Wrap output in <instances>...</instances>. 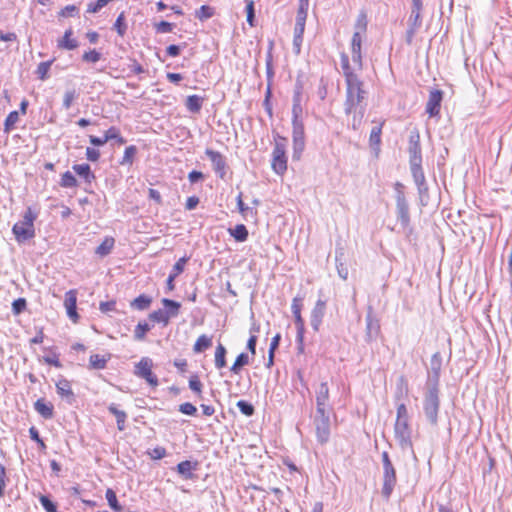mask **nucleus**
<instances>
[{"label": "nucleus", "instance_id": "7c9ffc66", "mask_svg": "<svg viewBox=\"0 0 512 512\" xmlns=\"http://www.w3.org/2000/svg\"><path fill=\"white\" fill-rule=\"evenodd\" d=\"M115 240L113 237H106L103 242L96 248L95 253L100 257L109 255L114 247Z\"/></svg>", "mask_w": 512, "mask_h": 512}, {"label": "nucleus", "instance_id": "9d476101", "mask_svg": "<svg viewBox=\"0 0 512 512\" xmlns=\"http://www.w3.org/2000/svg\"><path fill=\"white\" fill-rule=\"evenodd\" d=\"M205 155L209 158L212 163V168L215 174L220 179H225L228 169L226 157L219 151H215L211 148L205 150Z\"/></svg>", "mask_w": 512, "mask_h": 512}, {"label": "nucleus", "instance_id": "39448f33", "mask_svg": "<svg viewBox=\"0 0 512 512\" xmlns=\"http://www.w3.org/2000/svg\"><path fill=\"white\" fill-rule=\"evenodd\" d=\"M330 410H316L312 416L317 441L324 445L330 439Z\"/></svg>", "mask_w": 512, "mask_h": 512}, {"label": "nucleus", "instance_id": "6e6552de", "mask_svg": "<svg viewBox=\"0 0 512 512\" xmlns=\"http://www.w3.org/2000/svg\"><path fill=\"white\" fill-rule=\"evenodd\" d=\"M395 438L402 449L412 447V429L409 420L396 419L394 425Z\"/></svg>", "mask_w": 512, "mask_h": 512}, {"label": "nucleus", "instance_id": "ea45409f", "mask_svg": "<svg viewBox=\"0 0 512 512\" xmlns=\"http://www.w3.org/2000/svg\"><path fill=\"white\" fill-rule=\"evenodd\" d=\"M105 498L108 502L109 507L115 511L120 512L122 510V506L119 504L117 495L115 491L111 488H108L105 493Z\"/></svg>", "mask_w": 512, "mask_h": 512}, {"label": "nucleus", "instance_id": "e2e57ef3", "mask_svg": "<svg viewBox=\"0 0 512 512\" xmlns=\"http://www.w3.org/2000/svg\"><path fill=\"white\" fill-rule=\"evenodd\" d=\"M101 59V53L97 50H89L82 55V60L88 63H96Z\"/></svg>", "mask_w": 512, "mask_h": 512}, {"label": "nucleus", "instance_id": "09e8293b", "mask_svg": "<svg viewBox=\"0 0 512 512\" xmlns=\"http://www.w3.org/2000/svg\"><path fill=\"white\" fill-rule=\"evenodd\" d=\"M39 502L46 512H58L57 504L48 495H40Z\"/></svg>", "mask_w": 512, "mask_h": 512}, {"label": "nucleus", "instance_id": "680f3d73", "mask_svg": "<svg viewBox=\"0 0 512 512\" xmlns=\"http://www.w3.org/2000/svg\"><path fill=\"white\" fill-rule=\"evenodd\" d=\"M305 148V140H293V155L294 160H299Z\"/></svg>", "mask_w": 512, "mask_h": 512}, {"label": "nucleus", "instance_id": "8fccbe9b", "mask_svg": "<svg viewBox=\"0 0 512 512\" xmlns=\"http://www.w3.org/2000/svg\"><path fill=\"white\" fill-rule=\"evenodd\" d=\"M149 319L156 323H162L164 326L169 323V318L163 309H158L150 313Z\"/></svg>", "mask_w": 512, "mask_h": 512}, {"label": "nucleus", "instance_id": "a878e982", "mask_svg": "<svg viewBox=\"0 0 512 512\" xmlns=\"http://www.w3.org/2000/svg\"><path fill=\"white\" fill-rule=\"evenodd\" d=\"M344 254H345L344 249L342 247L336 248L335 261H336L337 273L340 278H342L343 280H346L348 277V268L342 262V258L344 257Z\"/></svg>", "mask_w": 512, "mask_h": 512}, {"label": "nucleus", "instance_id": "338daca9", "mask_svg": "<svg viewBox=\"0 0 512 512\" xmlns=\"http://www.w3.org/2000/svg\"><path fill=\"white\" fill-rule=\"evenodd\" d=\"M179 412L189 416H195L197 408L190 402H185L179 405Z\"/></svg>", "mask_w": 512, "mask_h": 512}, {"label": "nucleus", "instance_id": "49530a36", "mask_svg": "<svg viewBox=\"0 0 512 512\" xmlns=\"http://www.w3.org/2000/svg\"><path fill=\"white\" fill-rule=\"evenodd\" d=\"M151 327L146 322H139L134 330V339L137 341H141L145 338L146 333L150 331Z\"/></svg>", "mask_w": 512, "mask_h": 512}, {"label": "nucleus", "instance_id": "2eb2a0df", "mask_svg": "<svg viewBox=\"0 0 512 512\" xmlns=\"http://www.w3.org/2000/svg\"><path fill=\"white\" fill-rule=\"evenodd\" d=\"M442 100L443 92L441 90L435 89L430 91L426 104V113H428L430 117H436L439 115Z\"/></svg>", "mask_w": 512, "mask_h": 512}, {"label": "nucleus", "instance_id": "bf43d9fd", "mask_svg": "<svg viewBox=\"0 0 512 512\" xmlns=\"http://www.w3.org/2000/svg\"><path fill=\"white\" fill-rule=\"evenodd\" d=\"M175 24L170 23L168 21H160L154 25V28L157 33L165 34L170 33L174 29Z\"/></svg>", "mask_w": 512, "mask_h": 512}, {"label": "nucleus", "instance_id": "f3484780", "mask_svg": "<svg viewBox=\"0 0 512 512\" xmlns=\"http://www.w3.org/2000/svg\"><path fill=\"white\" fill-rule=\"evenodd\" d=\"M64 306L66 308L67 316L73 321L77 322L79 315L77 313V292L76 290H69L65 294Z\"/></svg>", "mask_w": 512, "mask_h": 512}, {"label": "nucleus", "instance_id": "c03bdc74", "mask_svg": "<svg viewBox=\"0 0 512 512\" xmlns=\"http://www.w3.org/2000/svg\"><path fill=\"white\" fill-rule=\"evenodd\" d=\"M214 15V8L209 5H202L198 10L195 12L196 18H198L200 21H205L207 19H210Z\"/></svg>", "mask_w": 512, "mask_h": 512}, {"label": "nucleus", "instance_id": "de8ad7c7", "mask_svg": "<svg viewBox=\"0 0 512 512\" xmlns=\"http://www.w3.org/2000/svg\"><path fill=\"white\" fill-rule=\"evenodd\" d=\"M114 29L116 30V32L118 33L119 36L123 37L125 34H126V31H127V24H126V19H125V13L124 12H121L115 23H114Z\"/></svg>", "mask_w": 512, "mask_h": 512}, {"label": "nucleus", "instance_id": "4be33fe9", "mask_svg": "<svg viewBox=\"0 0 512 512\" xmlns=\"http://www.w3.org/2000/svg\"><path fill=\"white\" fill-rule=\"evenodd\" d=\"M34 409L44 419H51L54 416V406L44 398H40L34 403Z\"/></svg>", "mask_w": 512, "mask_h": 512}, {"label": "nucleus", "instance_id": "bb28decb", "mask_svg": "<svg viewBox=\"0 0 512 512\" xmlns=\"http://www.w3.org/2000/svg\"><path fill=\"white\" fill-rule=\"evenodd\" d=\"M161 302H162L163 306L165 307L164 311H165V314H167L169 319L178 316V314L180 312V308H181L180 302H177L175 300L168 299V298H163L161 300Z\"/></svg>", "mask_w": 512, "mask_h": 512}, {"label": "nucleus", "instance_id": "f03ea898", "mask_svg": "<svg viewBox=\"0 0 512 512\" xmlns=\"http://www.w3.org/2000/svg\"><path fill=\"white\" fill-rule=\"evenodd\" d=\"M36 218L37 214L32 211L31 207H28L23 219L13 225L12 232L18 243H24L35 236L34 221Z\"/></svg>", "mask_w": 512, "mask_h": 512}, {"label": "nucleus", "instance_id": "7ed1b4c3", "mask_svg": "<svg viewBox=\"0 0 512 512\" xmlns=\"http://www.w3.org/2000/svg\"><path fill=\"white\" fill-rule=\"evenodd\" d=\"M439 394V388L425 386L423 398V411L427 421L432 426H437L438 424V413L440 409Z\"/></svg>", "mask_w": 512, "mask_h": 512}, {"label": "nucleus", "instance_id": "e433bc0d", "mask_svg": "<svg viewBox=\"0 0 512 512\" xmlns=\"http://www.w3.org/2000/svg\"><path fill=\"white\" fill-rule=\"evenodd\" d=\"M226 354V348L221 343H219L215 351V367L217 369H222L226 366Z\"/></svg>", "mask_w": 512, "mask_h": 512}, {"label": "nucleus", "instance_id": "c85d7f7f", "mask_svg": "<svg viewBox=\"0 0 512 512\" xmlns=\"http://www.w3.org/2000/svg\"><path fill=\"white\" fill-rule=\"evenodd\" d=\"M203 100L204 98L198 95H189L186 98L185 107L191 113H199L202 108Z\"/></svg>", "mask_w": 512, "mask_h": 512}, {"label": "nucleus", "instance_id": "6e6d98bb", "mask_svg": "<svg viewBox=\"0 0 512 512\" xmlns=\"http://www.w3.org/2000/svg\"><path fill=\"white\" fill-rule=\"evenodd\" d=\"M362 47V36L359 31H355L351 40V54H356L361 52Z\"/></svg>", "mask_w": 512, "mask_h": 512}, {"label": "nucleus", "instance_id": "cd10ccee", "mask_svg": "<svg viewBox=\"0 0 512 512\" xmlns=\"http://www.w3.org/2000/svg\"><path fill=\"white\" fill-rule=\"evenodd\" d=\"M340 61H341V68L343 70V75L345 77V82L359 79V77L353 72V70L350 66V63H349V57L346 53H341Z\"/></svg>", "mask_w": 512, "mask_h": 512}, {"label": "nucleus", "instance_id": "774afa93", "mask_svg": "<svg viewBox=\"0 0 512 512\" xmlns=\"http://www.w3.org/2000/svg\"><path fill=\"white\" fill-rule=\"evenodd\" d=\"M166 454H167L166 449L161 446H157L154 449H152L151 451H148V455L153 460H160V459L164 458L166 456Z\"/></svg>", "mask_w": 512, "mask_h": 512}, {"label": "nucleus", "instance_id": "0e129e2a", "mask_svg": "<svg viewBox=\"0 0 512 512\" xmlns=\"http://www.w3.org/2000/svg\"><path fill=\"white\" fill-rule=\"evenodd\" d=\"M308 8H309V5L299 4L297 16H296L297 24L305 25L306 19H307V14H308Z\"/></svg>", "mask_w": 512, "mask_h": 512}, {"label": "nucleus", "instance_id": "c756f323", "mask_svg": "<svg viewBox=\"0 0 512 512\" xmlns=\"http://www.w3.org/2000/svg\"><path fill=\"white\" fill-rule=\"evenodd\" d=\"M151 303H152V298L150 296L141 294L130 303V306L133 309L143 311V310L148 309L150 307Z\"/></svg>", "mask_w": 512, "mask_h": 512}, {"label": "nucleus", "instance_id": "4d7b16f0", "mask_svg": "<svg viewBox=\"0 0 512 512\" xmlns=\"http://www.w3.org/2000/svg\"><path fill=\"white\" fill-rule=\"evenodd\" d=\"M203 384L200 381L198 375H192L189 379V388L198 396L202 393Z\"/></svg>", "mask_w": 512, "mask_h": 512}, {"label": "nucleus", "instance_id": "4c0bfd02", "mask_svg": "<svg viewBox=\"0 0 512 512\" xmlns=\"http://www.w3.org/2000/svg\"><path fill=\"white\" fill-rule=\"evenodd\" d=\"M249 364V356L247 353H240L237 357L233 365L230 367V371L234 374H238L241 369Z\"/></svg>", "mask_w": 512, "mask_h": 512}, {"label": "nucleus", "instance_id": "a211bd4d", "mask_svg": "<svg viewBox=\"0 0 512 512\" xmlns=\"http://www.w3.org/2000/svg\"><path fill=\"white\" fill-rule=\"evenodd\" d=\"M396 213L397 220L401 223L402 227H408L410 223V214L409 205L405 197L399 196L398 200H396Z\"/></svg>", "mask_w": 512, "mask_h": 512}, {"label": "nucleus", "instance_id": "4468645a", "mask_svg": "<svg viewBox=\"0 0 512 512\" xmlns=\"http://www.w3.org/2000/svg\"><path fill=\"white\" fill-rule=\"evenodd\" d=\"M326 313V301L318 299L310 315V324L315 332H318Z\"/></svg>", "mask_w": 512, "mask_h": 512}, {"label": "nucleus", "instance_id": "864d4df0", "mask_svg": "<svg viewBox=\"0 0 512 512\" xmlns=\"http://www.w3.org/2000/svg\"><path fill=\"white\" fill-rule=\"evenodd\" d=\"M236 406L238 407L240 412L247 417H251L255 413L254 406L246 400H239L236 403Z\"/></svg>", "mask_w": 512, "mask_h": 512}, {"label": "nucleus", "instance_id": "58836bf2", "mask_svg": "<svg viewBox=\"0 0 512 512\" xmlns=\"http://www.w3.org/2000/svg\"><path fill=\"white\" fill-rule=\"evenodd\" d=\"M273 46H274V42L270 41L269 42V46H268L267 55H266V60H265V62H266L265 63L266 64V75H267V79L269 81L274 77L273 55H272Z\"/></svg>", "mask_w": 512, "mask_h": 512}, {"label": "nucleus", "instance_id": "0eeeda50", "mask_svg": "<svg viewBox=\"0 0 512 512\" xmlns=\"http://www.w3.org/2000/svg\"><path fill=\"white\" fill-rule=\"evenodd\" d=\"M153 361L149 357H142L135 365L134 374L144 379L149 385L156 387L159 384L157 376L152 372Z\"/></svg>", "mask_w": 512, "mask_h": 512}, {"label": "nucleus", "instance_id": "ddd939ff", "mask_svg": "<svg viewBox=\"0 0 512 512\" xmlns=\"http://www.w3.org/2000/svg\"><path fill=\"white\" fill-rule=\"evenodd\" d=\"M366 333H365V341L367 343H371L374 341L380 333V323L378 318L375 316L373 312L372 306H369L366 314Z\"/></svg>", "mask_w": 512, "mask_h": 512}, {"label": "nucleus", "instance_id": "a19ab883", "mask_svg": "<svg viewBox=\"0 0 512 512\" xmlns=\"http://www.w3.org/2000/svg\"><path fill=\"white\" fill-rule=\"evenodd\" d=\"M79 93L75 88L67 89L63 96L62 106L65 110H69L73 104V102L78 99Z\"/></svg>", "mask_w": 512, "mask_h": 512}, {"label": "nucleus", "instance_id": "1a4fd4ad", "mask_svg": "<svg viewBox=\"0 0 512 512\" xmlns=\"http://www.w3.org/2000/svg\"><path fill=\"white\" fill-rule=\"evenodd\" d=\"M423 6H411V13L408 18V28L406 30L405 41L408 45H411L416 32L422 26V13Z\"/></svg>", "mask_w": 512, "mask_h": 512}, {"label": "nucleus", "instance_id": "f704fd0d", "mask_svg": "<svg viewBox=\"0 0 512 512\" xmlns=\"http://www.w3.org/2000/svg\"><path fill=\"white\" fill-rule=\"evenodd\" d=\"M54 61H55V58L48 60V61L40 62L38 64L37 69L35 71V74L37 75L38 79L44 81L49 78L48 73H49V70H50L52 64L54 63Z\"/></svg>", "mask_w": 512, "mask_h": 512}, {"label": "nucleus", "instance_id": "9b49d317", "mask_svg": "<svg viewBox=\"0 0 512 512\" xmlns=\"http://www.w3.org/2000/svg\"><path fill=\"white\" fill-rule=\"evenodd\" d=\"M441 367L442 357L440 352H436L432 355L430 360V369L425 383L426 387L439 388Z\"/></svg>", "mask_w": 512, "mask_h": 512}, {"label": "nucleus", "instance_id": "423d86ee", "mask_svg": "<svg viewBox=\"0 0 512 512\" xmlns=\"http://www.w3.org/2000/svg\"><path fill=\"white\" fill-rule=\"evenodd\" d=\"M382 464H383V487L381 494L385 499H389L394 487L397 483L396 470L390 460L387 451L382 452Z\"/></svg>", "mask_w": 512, "mask_h": 512}, {"label": "nucleus", "instance_id": "aec40b11", "mask_svg": "<svg viewBox=\"0 0 512 512\" xmlns=\"http://www.w3.org/2000/svg\"><path fill=\"white\" fill-rule=\"evenodd\" d=\"M56 390L60 397L67 400L68 403H72L75 400V394L72 391L70 382L61 378L56 383Z\"/></svg>", "mask_w": 512, "mask_h": 512}, {"label": "nucleus", "instance_id": "20e7f679", "mask_svg": "<svg viewBox=\"0 0 512 512\" xmlns=\"http://www.w3.org/2000/svg\"><path fill=\"white\" fill-rule=\"evenodd\" d=\"M286 145L287 139L277 134L272 152L271 168L278 175H283L287 170Z\"/></svg>", "mask_w": 512, "mask_h": 512}, {"label": "nucleus", "instance_id": "dca6fc26", "mask_svg": "<svg viewBox=\"0 0 512 512\" xmlns=\"http://www.w3.org/2000/svg\"><path fill=\"white\" fill-rule=\"evenodd\" d=\"M302 301L303 297L298 295L293 298L291 304V310L294 316V322L298 332L299 339L301 338V333H305V324L301 315Z\"/></svg>", "mask_w": 512, "mask_h": 512}, {"label": "nucleus", "instance_id": "37998d69", "mask_svg": "<svg viewBox=\"0 0 512 512\" xmlns=\"http://www.w3.org/2000/svg\"><path fill=\"white\" fill-rule=\"evenodd\" d=\"M384 122H381L378 126H374L370 132L369 142L372 147H379L381 143L382 126Z\"/></svg>", "mask_w": 512, "mask_h": 512}, {"label": "nucleus", "instance_id": "b1692460", "mask_svg": "<svg viewBox=\"0 0 512 512\" xmlns=\"http://www.w3.org/2000/svg\"><path fill=\"white\" fill-rule=\"evenodd\" d=\"M197 465V462L192 463L189 460H185L177 464L176 470L185 479H193L194 474L192 473V471L196 470Z\"/></svg>", "mask_w": 512, "mask_h": 512}, {"label": "nucleus", "instance_id": "393cba45", "mask_svg": "<svg viewBox=\"0 0 512 512\" xmlns=\"http://www.w3.org/2000/svg\"><path fill=\"white\" fill-rule=\"evenodd\" d=\"M73 31L72 29H67L62 37V39L58 40L57 46L58 48L66 49V50H74L78 47V42L76 39H72Z\"/></svg>", "mask_w": 512, "mask_h": 512}, {"label": "nucleus", "instance_id": "5701e85b", "mask_svg": "<svg viewBox=\"0 0 512 512\" xmlns=\"http://www.w3.org/2000/svg\"><path fill=\"white\" fill-rule=\"evenodd\" d=\"M110 358H111V354H107V355L92 354L89 358L88 368L91 370L105 369Z\"/></svg>", "mask_w": 512, "mask_h": 512}, {"label": "nucleus", "instance_id": "473e14b6", "mask_svg": "<svg viewBox=\"0 0 512 512\" xmlns=\"http://www.w3.org/2000/svg\"><path fill=\"white\" fill-rule=\"evenodd\" d=\"M211 346H212V337H209V336L203 334V335L199 336L198 339L196 340V342L193 346V351L195 353H202L205 350H207L208 348H210Z\"/></svg>", "mask_w": 512, "mask_h": 512}, {"label": "nucleus", "instance_id": "2f4dec72", "mask_svg": "<svg viewBox=\"0 0 512 512\" xmlns=\"http://www.w3.org/2000/svg\"><path fill=\"white\" fill-rule=\"evenodd\" d=\"M138 152V148L135 145L126 147L122 159L119 161L121 166H132L134 158Z\"/></svg>", "mask_w": 512, "mask_h": 512}, {"label": "nucleus", "instance_id": "f257e3e1", "mask_svg": "<svg viewBox=\"0 0 512 512\" xmlns=\"http://www.w3.org/2000/svg\"><path fill=\"white\" fill-rule=\"evenodd\" d=\"M346 83V99L344 103V111L347 115L352 116V128L357 130L364 118L366 112L367 91L363 89V81L359 79Z\"/></svg>", "mask_w": 512, "mask_h": 512}, {"label": "nucleus", "instance_id": "f8f14e48", "mask_svg": "<svg viewBox=\"0 0 512 512\" xmlns=\"http://www.w3.org/2000/svg\"><path fill=\"white\" fill-rule=\"evenodd\" d=\"M409 164L422 163V150L420 144V134L417 129H413L408 138Z\"/></svg>", "mask_w": 512, "mask_h": 512}, {"label": "nucleus", "instance_id": "c9c22d12", "mask_svg": "<svg viewBox=\"0 0 512 512\" xmlns=\"http://www.w3.org/2000/svg\"><path fill=\"white\" fill-rule=\"evenodd\" d=\"M410 170L416 186L426 183L422 163L410 164Z\"/></svg>", "mask_w": 512, "mask_h": 512}, {"label": "nucleus", "instance_id": "603ef678", "mask_svg": "<svg viewBox=\"0 0 512 512\" xmlns=\"http://www.w3.org/2000/svg\"><path fill=\"white\" fill-rule=\"evenodd\" d=\"M18 120H19V112L16 110L11 111L5 119L4 131L6 133H9L14 128V125L18 122Z\"/></svg>", "mask_w": 512, "mask_h": 512}, {"label": "nucleus", "instance_id": "412c9836", "mask_svg": "<svg viewBox=\"0 0 512 512\" xmlns=\"http://www.w3.org/2000/svg\"><path fill=\"white\" fill-rule=\"evenodd\" d=\"M72 169L89 186L96 179V176L92 172L90 165L87 163L74 164Z\"/></svg>", "mask_w": 512, "mask_h": 512}, {"label": "nucleus", "instance_id": "13d9d810", "mask_svg": "<svg viewBox=\"0 0 512 512\" xmlns=\"http://www.w3.org/2000/svg\"><path fill=\"white\" fill-rule=\"evenodd\" d=\"M189 258L184 256L180 258L173 266L170 275H173L175 277L179 276L185 268L186 263L188 262Z\"/></svg>", "mask_w": 512, "mask_h": 512}, {"label": "nucleus", "instance_id": "79ce46f5", "mask_svg": "<svg viewBox=\"0 0 512 512\" xmlns=\"http://www.w3.org/2000/svg\"><path fill=\"white\" fill-rule=\"evenodd\" d=\"M59 184L63 188H74L78 186V181L70 171H66L62 174Z\"/></svg>", "mask_w": 512, "mask_h": 512}, {"label": "nucleus", "instance_id": "69168bd1", "mask_svg": "<svg viewBox=\"0 0 512 512\" xmlns=\"http://www.w3.org/2000/svg\"><path fill=\"white\" fill-rule=\"evenodd\" d=\"M27 307L25 298H18L12 303V311L15 315L21 314Z\"/></svg>", "mask_w": 512, "mask_h": 512}, {"label": "nucleus", "instance_id": "3c124183", "mask_svg": "<svg viewBox=\"0 0 512 512\" xmlns=\"http://www.w3.org/2000/svg\"><path fill=\"white\" fill-rule=\"evenodd\" d=\"M303 121L292 122V139L305 140Z\"/></svg>", "mask_w": 512, "mask_h": 512}, {"label": "nucleus", "instance_id": "5fc2aeb1", "mask_svg": "<svg viewBox=\"0 0 512 512\" xmlns=\"http://www.w3.org/2000/svg\"><path fill=\"white\" fill-rule=\"evenodd\" d=\"M245 3H246L245 10H246V16H247L246 20L251 27H254L255 26L254 2L252 0H246Z\"/></svg>", "mask_w": 512, "mask_h": 512}, {"label": "nucleus", "instance_id": "6ab92c4d", "mask_svg": "<svg viewBox=\"0 0 512 512\" xmlns=\"http://www.w3.org/2000/svg\"><path fill=\"white\" fill-rule=\"evenodd\" d=\"M316 410H330L327 382H322L316 391Z\"/></svg>", "mask_w": 512, "mask_h": 512}, {"label": "nucleus", "instance_id": "72a5a7b5", "mask_svg": "<svg viewBox=\"0 0 512 512\" xmlns=\"http://www.w3.org/2000/svg\"><path fill=\"white\" fill-rule=\"evenodd\" d=\"M230 235L238 242H244L248 238V230L244 224H237L234 228L229 229Z\"/></svg>", "mask_w": 512, "mask_h": 512}, {"label": "nucleus", "instance_id": "a18cd8bd", "mask_svg": "<svg viewBox=\"0 0 512 512\" xmlns=\"http://www.w3.org/2000/svg\"><path fill=\"white\" fill-rule=\"evenodd\" d=\"M105 136L107 138V142L110 140H116L119 145H123L126 143V139L120 135L119 129L112 126L106 132Z\"/></svg>", "mask_w": 512, "mask_h": 512}, {"label": "nucleus", "instance_id": "052dcab7", "mask_svg": "<svg viewBox=\"0 0 512 512\" xmlns=\"http://www.w3.org/2000/svg\"><path fill=\"white\" fill-rule=\"evenodd\" d=\"M367 15L364 11H361L357 17L356 23H355V29L356 31L365 32L367 29Z\"/></svg>", "mask_w": 512, "mask_h": 512}]
</instances>
